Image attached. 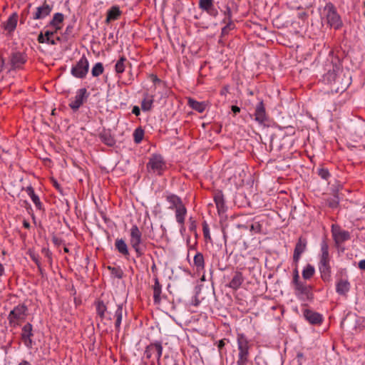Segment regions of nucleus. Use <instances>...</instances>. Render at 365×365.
Listing matches in <instances>:
<instances>
[{"label":"nucleus","mask_w":365,"mask_h":365,"mask_svg":"<svg viewBox=\"0 0 365 365\" xmlns=\"http://www.w3.org/2000/svg\"><path fill=\"white\" fill-rule=\"evenodd\" d=\"M304 317L305 319H322V316L319 314L308 309L304 310Z\"/></svg>","instance_id":"obj_38"},{"label":"nucleus","mask_w":365,"mask_h":365,"mask_svg":"<svg viewBox=\"0 0 365 365\" xmlns=\"http://www.w3.org/2000/svg\"><path fill=\"white\" fill-rule=\"evenodd\" d=\"M154 354V351L152 349H149V345L146 347L145 354L148 359H150L152 355Z\"/></svg>","instance_id":"obj_58"},{"label":"nucleus","mask_w":365,"mask_h":365,"mask_svg":"<svg viewBox=\"0 0 365 365\" xmlns=\"http://www.w3.org/2000/svg\"><path fill=\"white\" fill-rule=\"evenodd\" d=\"M315 269L312 264H307L302 270V277L305 280L310 279L314 274Z\"/></svg>","instance_id":"obj_34"},{"label":"nucleus","mask_w":365,"mask_h":365,"mask_svg":"<svg viewBox=\"0 0 365 365\" xmlns=\"http://www.w3.org/2000/svg\"><path fill=\"white\" fill-rule=\"evenodd\" d=\"M187 104L190 108L199 113H203L206 108L204 102H198L191 98L188 99Z\"/></svg>","instance_id":"obj_31"},{"label":"nucleus","mask_w":365,"mask_h":365,"mask_svg":"<svg viewBox=\"0 0 365 365\" xmlns=\"http://www.w3.org/2000/svg\"><path fill=\"white\" fill-rule=\"evenodd\" d=\"M325 70L323 78L331 85L332 92L343 93L351 84V77L343 71L339 58L331 56L325 64Z\"/></svg>","instance_id":"obj_1"},{"label":"nucleus","mask_w":365,"mask_h":365,"mask_svg":"<svg viewBox=\"0 0 365 365\" xmlns=\"http://www.w3.org/2000/svg\"><path fill=\"white\" fill-rule=\"evenodd\" d=\"M25 190L34 203L36 209L44 212L45 209L43 203L41 202L38 196L35 193L34 187L31 185H29L25 189Z\"/></svg>","instance_id":"obj_17"},{"label":"nucleus","mask_w":365,"mask_h":365,"mask_svg":"<svg viewBox=\"0 0 365 365\" xmlns=\"http://www.w3.org/2000/svg\"><path fill=\"white\" fill-rule=\"evenodd\" d=\"M109 269H111L112 274L115 275V277H117L118 279H121L123 277V272L119 267H118V268H116V267L110 268L109 267Z\"/></svg>","instance_id":"obj_44"},{"label":"nucleus","mask_w":365,"mask_h":365,"mask_svg":"<svg viewBox=\"0 0 365 365\" xmlns=\"http://www.w3.org/2000/svg\"><path fill=\"white\" fill-rule=\"evenodd\" d=\"M332 234L336 244L342 243L350 239V234L348 231L341 230L339 228L332 227Z\"/></svg>","instance_id":"obj_16"},{"label":"nucleus","mask_w":365,"mask_h":365,"mask_svg":"<svg viewBox=\"0 0 365 365\" xmlns=\"http://www.w3.org/2000/svg\"><path fill=\"white\" fill-rule=\"evenodd\" d=\"M199 8L212 17H216L218 15L213 0H199Z\"/></svg>","instance_id":"obj_12"},{"label":"nucleus","mask_w":365,"mask_h":365,"mask_svg":"<svg viewBox=\"0 0 365 365\" xmlns=\"http://www.w3.org/2000/svg\"><path fill=\"white\" fill-rule=\"evenodd\" d=\"M26 61V56L21 52H14L11 54L10 62L13 68H19Z\"/></svg>","instance_id":"obj_15"},{"label":"nucleus","mask_w":365,"mask_h":365,"mask_svg":"<svg viewBox=\"0 0 365 365\" xmlns=\"http://www.w3.org/2000/svg\"><path fill=\"white\" fill-rule=\"evenodd\" d=\"M225 18L223 19H226L227 21H232V11L231 9L228 6H225V10L224 11Z\"/></svg>","instance_id":"obj_48"},{"label":"nucleus","mask_w":365,"mask_h":365,"mask_svg":"<svg viewBox=\"0 0 365 365\" xmlns=\"http://www.w3.org/2000/svg\"><path fill=\"white\" fill-rule=\"evenodd\" d=\"M94 306L97 315L102 319H122L123 317V306L117 304L114 297L111 295L102 294L95 301Z\"/></svg>","instance_id":"obj_2"},{"label":"nucleus","mask_w":365,"mask_h":365,"mask_svg":"<svg viewBox=\"0 0 365 365\" xmlns=\"http://www.w3.org/2000/svg\"><path fill=\"white\" fill-rule=\"evenodd\" d=\"M128 65L130 66V63L128 59L124 56H120L115 65V73L117 74L123 73Z\"/></svg>","instance_id":"obj_28"},{"label":"nucleus","mask_w":365,"mask_h":365,"mask_svg":"<svg viewBox=\"0 0 365 365\" xmlns=\"http://www.w3.org/2000/svg\"><path fill=\"white\" fill-rule=\"evenodd\" d=\"M297 267H298V264H297V265L295 264V269L293 271L292 283L293 282H297L298 280H299V272H298Z\"/></svg>","instance_id":"obj_51"},{"label":"nucleus","mask_w":365,"mask_h":365,"mask_svg":"<svg viewBox=\"0 0 365 365\" xmlns=\"http://www.w3.org/2000/svg\"><path fill=\"white\" fill-rule=\"evenodd\" d=\"M309 324L311 325V328L312 329V330L314 331H317V332H323V331H325L328 327H329V324L327 323L324 326V328L323 329H317L316 327H318V326H320L322 325V322L324 321H308Z\"/></svg>","instance_id":"obj_37"},{"label":"nucleus","mask_w":365,"mask_h":365,"mask_svg":"<svg viewBox=\"0 0 365 365\" xmlns=\"http://www.w3.org/2000/svg\"><path fill=\"white\" fill-rule=\"evenodd\" d=\"M231 110L234 113L235 115H237L240 112V108L237 106H232Z\"/></svg>","instance_id":"obj_60"},{"label":"nucleus","mask_w":365,"mask_h":365,"mask_svg":"<svg viewBox=\"0 0 365 365\" xmlns=\"http://www.w3.org/2000/svg\"><path fill=\"white\" fill-rule=\"evenodd\" d=\"M250 231H254L257 233L262 232V225L259 222H255L250 226Z\"/></svg>","instance_id":"obj_47"},{"label":"nucleus","mask_w":365,"mask_h":365,"mask_svg":"<svg viewBox=\"0 0 365 365\" xmlns=\"http://www.w3.org/2000/svg\"><path fill=\"white\" fill-rule=\"evenodd\" d=\"M154 281L155 282L154 284L153 285V301L155 304H158L161 301L160 294L162 292V286L160 284V282L157 277H155Z\"/></svg>","instance_id":"obj_22"},{"label":"nucleus","mask_w":365,"mask_h":365,"mask_svg":"<svg viewBox=\"0 0 365 365\" xmlns=\"http://www.w3.org/2000/svg\"><path fill=\"white\" fill-rule=\"evenodd\" d=\"M214 201L216 205L218 213L220 215L225 213L227 207L225 206L224 195L222 191L218 190L215 192Z\"/></svg>","instance_id":"obj_14"},{"label":"nucleus","mask_w":365,"mask_h":365,"mask_svg":"<svg viewBox=\"0 0 365 365\" xmlns=\"http://www.w3.org/2000/svg\"><path fill=\"white\" fill-rule=\"evenodd\" d=\"M21 336L25 344L28 346H31V336H32V325L30 323H27L24 326L22 329Z\"/></svg>","instance_id":"obj_21"},{"label":"nucleus","mask_w":365,"mask_h":365,"mask_svg":"<svg viewBox=\"0 0 365 365\" xmlns=\"http://www.w3.org/2000/svg\"><path fill=\"white\" fill-rule=\"evenodd\" d=\"M359 268L365 270V259H362L359 262Z\"/></svg>","instance_id":"obj_62"},{"label":"nucleus","mask_w":365,"mask_h":365,"mask_svg":"<svg viewBox=\"0 0 365 365\" xmlns=\"http://www.w3.org/2000/svg\"><path fill=\"white\" fill-rule=\"evenodd\" d=\"M194 265L197 272L202 271L205 269V259L201 252H197L194 257Z\"/></svg>","instance_id":"obj_32"},{"label":"nucleus","mask_w":365,"mask_h":365,"mask_svg":"<svg viewBox=\"0 0 365 365\" xmlns=\"http://www.w3.org/2000/svg\"><path fill=\"white\" fill-rule=\"evenodd\" d=\"M63 20L64 15L63 14L56 13L47 26L52 27L56 29V31H58L62 28Z\"/></svg>","instance_id":"obj_20"},{"label":"nucleus","mask_w":365,"mask_h":365,"mask_svg":"<svg viewBox=\"0 0 365 365\" xmlns=\"http://www.w3.org/2000/svg\"><path fill=\"white\" fill-rule=\"evenodd\" d=\"M167 201L170 204L169 209L170 210H175L178 208V207L183 205V202L181 200V198L174 194H170L166 196Z\"/></svg>","instance_id":"obj_25"},{"label":"nucleus","mask_w":365,"mask_h":365,"mask_svg":"<svg viewBox=\"0 0 365 365\" xmlns=\"http://www.w3.org/2000/svg\"><path fill=\"white\" fill-rule=\"evenodd\" d=\"M322 255L320 259H330L329 254V246L326 240H323L321 244Z\"/></svg>","instance_id":"obj_40"},{"label":"nucleus","mask_w":365,"mask_h":365,"mask_svg":"<svg viewBox=\"0 0 365 365\" xmlns=\"http://www.w3.org/2000/svg\"><path fill=\"white\" fill-rule=\"evenodd\" d=\"M243 282L244 277L242 274L240 272H235L228 286L232 289L237 290L240 288Z\"/></svg>","instance_id":"obj_23"},{"label":"nucleus","mask_w":365,"mask_h":365,"mask_svg":"<svg viewBox=\"0 0 365 365\" xmlns=\"http://www.w3.org/2000/svg\"><path fill=\"white\" fill-rule=\"evenodd\" d=\"M144 136V130L141 128H138L134 130L133 138L135 143H140Z\"/></svg>","instance_id":"obj_42"},{"label":"nucleus","mask_w":365,"mask_h":365,"mask_svg":"<svg viewBox=\"0 0 365 365\" xmlns=\"http://www.w3.org/2000/svg\"><path fill=\"white\" fill-rule=\"evenodd\" d=\"M28 309L24 305H18L9 314L11 317L9 319H24V317L26 316V312Z\"/></svg>","instance_id":"obj_18"},{"label":"nucleus","mask_w":365,"mask_h":365,"mask_svg":"<svg viewBox=\"0 0 365 365\" xmlns=\"http://www.w3.org/2000/svg\"><path fill=\"white\" fill-rule=\"evenodd\" d=\"M189 221H190V227H189L190 230L191 232L195 231V230H196V222H195V221L193 220V218L192 217H190Z\"/></svg>","instance_id":"obj_52"},{"label":"nucleus","mask_w":365,"mask_h":365,"mask_svg":"<svg viewBox=\"0 0 365 365\" xmlns=\"http://www.w3.org/2000/svg\"><path fill=\"white\" fill-rule=\"evenodd\" d=\"M202 232H203L204 237L206 240H211V237H210V229H209V227H208L207 224L206 223V222H204V223L202 224Z\"/></svg>","instance_id":"obj_45"},{"label":"nucleus","mask_w":365,"mask_h":365,"mask_svg":"<svg viewBox=\"0 0 365 365\" xmlns=\"http://www.w3.org/2000/svg\"><path fill=\"white\" fill-rule=\"evenodd\" d=\"M166 168V164L163 158L159 154H153L149 159L147 163V169L148 171L157 173L158 175H162Z\"/></svg>","instance_id":"obj_6"},{"label":"nucleus","mask_w":365,"mask_h":365,"mask_svg":"<svg viewBox=\"0 0 365 365\" xmlns=\"http://www.w3.org/2000/svg\"><path fill=\"white\" fill-rule=\"evenodd\" d=\"M122 14V11L118 6H112L108 11L106 19V23L109 24L113 21L118 20Z\"/></svg>","instance_id":"obj_19"},{"label":"nucleus","mask_w":365,"mask_h":365,"mask_svg":"<svg viewBox=\"0 0 365 365\" xmlns=\"http://www.w3.org/2000/svg\"><path fill=\"white\" fill-rule=\"evenodd\" d=\"M130 245L135 250L137 257H142L145 251L146 246L143 243L142 232L136 225H133L130 230Z\"/></svg>","instance_id":"obj_4"},{"label":"nucleus","mask_w":365,"mask_h":365,"mask_svg":"<svg viewBox=\"0 0 365 365\" xmlns=\"http://www.w3.org/2000/svg\"><path fill=\"white\" fill-rule=\"evenodd\" d=\"M339 200L338 196L334 195L333 197L327 200V204L331 208H336L339 205Z\"/></svg>","instance_id":"obj_43"},{"label":"nucleus","mask_w":365,"mask_h":365,"mask_svg":"<svg viewBox=\"0 0 365 365\" xmlns=\"http://www.w3.org/2000/svg\"><path fill=\"white\" fill-rule=\"evenodd\" d=\"M323 19L331 28L338 30L343 26L341 18L338 14L336 6L331 2L326 4L323 9Z\"/></svg>","instance_id":"obj_3"},{"label":"nucleus","mask_w":365,"mask_h":365,"mask_svg":"<svg viewBox=\"0 0 365 365\" xmlns=\"http://www.w3.org/2000/svg\"><path fill=\"white\" fill-rule=\"evenodd\" d=\"M175 212L177 222L182 227L185 224V216L187 215V208L185 205L183 204L175 209Z\"/></svg>","instance_id":"obj_24"},{"label":"nucleus","mask_w":365,"mask_h":365,"mask_svg":"<svg viewBox=\"0 0 365 365\" xmlns=\"http://www.w3.org/2000/svg\"><path fill=\"white\" fill-rule=\"evenodd\" d=\"M115 247L118 252L124 257H127L129 256L130 253L128 251V245L123 239H116L115 242Z\"/></svg>","instance_id":"obj_27"},{"label":"nucleus","mask_w":365,"mask_h":365,"mask_svg":"<svg viewBox=\"0 0 365 365\" xmlns=\"http://www.w3.org/2000/svg\"><path fill=\"white\" fill-rule=\"evenodd\" d=\"M29 256L31 257V259L36 263V264L37 265L38 268H40V261L38 259V255L34 253V252H30L29 254Z\"/></svg>","instance_id":"obj_50"},{"label":"nucleus","mask_w":365,"mask_h":365,"mask_svg":"<svg viewBox=\"0 0 365 365\" xmlns=\"http://www.w3.org/2000/svg\"><path fill=\"white\" fill-rule=\"evenodd\" d=\"M237 347L239 350L237 365H246L249 359L250 345L247 339L242 334L237 335Z\"/></svg>","instance_id":"obj_5"},{"label":"nucleus","mask_w":365,"mask_h":365,"mask_svg":"<svg viewBox=\"0 0 365 365\" xmlns=\"http://www.w3.org/2000/svg\"><path fill=\"white\" fill-rule=\"evenodd\" d=\"M132 113L135 115L136 116L140 115V110L138 106H134L132 110Z\"/></svg>","instance_id":"obj_59"},{"label":"nucleus","mask_w":365,"mask_h":365,"mask_svg":"<svg viewBox=\"0 0 365 365\" xmlns=\"http://www.w3.org/2000/svg\"><path fill=\"white\" fill-rule=\"evenodd\" d=\"M154 101L153 96L149 95L148 93L144 94V98L141 102V108L143 111H149L151 110Z\"/></svg>","instance_id":"obj_30"},{"label":"nucleus","mask_w":365,"mask_h":365,"mask_svg":"<svg viewBox=\"0 0 365 365\" xmlns=\"http://www.w3.org/2000/svg\"><path fill=\"white\" fill-rule=\"evenodd\" d=\"M292 284L294 287L297 294L302 295L307 299L312 298V286L308 285L307 283L302 282L300 280H298L297 282H293Z\"/></svg>","instance_id":"obj_9"},{"label":"nucleus","mask_w":365,"mask_h":365,"mask_svg":"<svg viewBox=\"0 0 365 365\" xmlns=\"http://www.w3.org/2000/svg\"><path fill=\"white\" fill-rule=\"evenodd\" d=\"M318 174L324 180H327L330 176L329 170L324 168L319 169Z\"/></svg>","instance_id":"obj_46"},{"label":"nucleus","mask_w":365,"mask_h":365,"mask_svg":"<svg viewBox=\"0 0 365 365\" xmlns=\"http://www.w3.org/2000/svg\"><path fill=\"white\" fill-rule=\"evenodd\" d=\"M46 43L51 44V45H56V41L55 39H53L51 38H46Z\"/></svg>","instance_id":"obj_64"},{"label":"nucleus","mask_w":365,"mask_h":365,"mask_svg":"<svg viewBox=\"0 0 365 365\" xmlns=\"http://www.w3.org/2000/svg\"><path fill=\"white\" fill-rule=\"evenodd\" d=\"M307 241L305 238L300 237L296 243L294 254H293V262L294 264H298L301 255L305 252L307 249Z\"/></svg>","instance_id":"obj_10"},{"label":"nucleus","mask_w":365,"mask_h":365,"mask_svg":"<svg viewBox=\"0 0 365 365\" xmlns=\"http://www.w3.org/2000/svg\"><path fill=\"white\" fill-rule=\"evenodd\" d=\"M89 63L87 58L83 55L77 63L72 67L71 74L78 78H83L88 73Z\"/></svg>","instance_id":"obj_7"},{"label":"nucleus","mask_w":365,"mask_h":365,"mask_svg":"<svg viewBox=\"0 0 365 365\" xmlns=\"http://www.w3.org/2000/svg\"><path fill=\"white\" fill-rule=\"evenodd\" d=\"M38 41L40 43H46V37L45 36V34H43V32H41L38 36Z\"/></svg>","instance_id":"obj_54"},{"label":"nucleus","mask_w":365,"mask_h":365,"mask_svg":"<svg viewBox=\"0 0 365 365\" xmlns=\"http://www.w3.org/2000/svg\"><path fill=\"white\" fill-rule=\"evenodd\" d=\"M58 31H56V29H53V30H46L44 34L46 38H51L53 35L57 33Z\"/></svg>","instance_id":"obj_53"},{"label":"nucleus","mask_w":365,"mask_h":365,"mask_svg":"<svg viewBox=\"0 0 365 365\" xmlns=\"http://www.w3.org/2000/svg\"><path fill=\"white\" fill-rule=\"evenodd\" d=\"M104 71V67L102 63H96L92 68L91 73L93 77H98Z\"/></svg>","instance_id":"obj_39"},{"label":"nucleus","mask_w":365,"mask_h":365,"mask_svg":"<svg viewBox=\"0 0 365 365\" xmlns=\"http://www.w3.org/2000/svg\"><path fill=\"white\" fill-rule=\"evenodd\" d=\"M151 79H152V81L154 83H160L161 81L160 78H158L157 76L155 75H152L151 76Z\"/></svg>","instance_id":"obj_63"},{"label":"nucleus","mask_w":365,"mask_h":365,"mask_svg":"<svg viewBox=\"0 0 365 365\" xmlns=\"http://www.w3.org/2000/svg\"><path fill=\"white\" fill-rule=\"evenodd\" d=\"M350 289V283L345 279H340L336 284V291L340 295H346Z\"/></svg>","instance_id":"obj_29"},{"label":"nucleus","mask_w":365,"mask_h":365,"mask_svg":"<svg viewBox=\"0 0 365 365\" xmlns=\"http://www.w3.org/2000/svg\"><path fill=\"white\" fill-rule=\"evenodd\" d=\"M73 29V26L72 25H68L65 30L64 34L66 36H70L72 34Z\"/></svg>","instance_id":"obj_57"},{"label":"nucleus","mask_w":365,"mask_h":365,"mask_svg":"<svg viewBox=\"0 0 365 365\" xmlns=\"http://www.w3.org/2000/svg\"><path fill=\"white\" fill-rule=\"evenodd\" d=\"M18 21V14L16 13L12 14L7 21L4 23V29L9 32L14 31L16 27Z\"/></svg>","instance_id":"obj_26"},{"label":"nucleus","mask_w":365,"mask_h":365,"mask_svg":"<svg viewBox=\"0 0 365 365\" xmlns=\"http://www.w3.org/2000/svg\"><path fill=\"white\" fill-rule=\"evenodd\" d=\"M222 22L225 24L221 31V37H224L227 36L230 31L235 29V25L233 21H227L226 19H223Z\"/></svg>","instance_id":"obj_33"},{"label":"nucleus","mask_w":365,"mask_h":365,"mask_svg":"<svg viewBox=\"0 0 365 365\" xmlns=\"http://www.w3.org/2000/svg\"><path fill=\"white\" fill-rule=\"evenodd\" d=\"M225 339H221L218 341L217 347L219 349V351H220L225 346Z\"/></svg>","instance_id":"obj_61"},{"label":"nucleus","mask_w":365,"mask_h":365,"mask_svg":"<svg viewBox=\"0 0 365 365\" xmlns=\"http://www.w3.org/2000/svg\"><path fill=\"white\" fill-rule=\"evenodd\" d=\"M88 94H87L86 88H81L75 96V99L71 101L69 103L70 108L73 110L76 111L83 105V102L87 99Z\"/></svg>","instance_id":"obj_8"},{"label":"nucleus","mask_w":365,"mask_h":365,"mask_svg":"<svg viewBox=\"0 0 365 365\" xmlns=\"http://www.w3.org/2000/svg\"><path fill=\"white\" fill-rule=\"evenodd\" d=\"M100 138L103 143L108 146H113L115 143L114 138L108 133H101Z\"/></svg>","instance_id":"obj_36"},{"label":"nucleus","mask_w":365,"mask_h":365,"mask_svg":"<svg viewBox=\"0 0 365 365\" xmlns=\"http://www.w3.org/2000/svg\"><path fill=\"white\" fill-rule=\"evenodd\" d=\"M52 242L54 245L59 246L62 243V240L56 236H53Z\"/></svg>","instance_id":"obj_56"},{"label":"nucleus","mask_w":365,"mask_h":365,"mask_svg":"<svg viewBox=\"0 0 365 365\" xmlns=\"http://www.w3.org/2000/svg\"><path fill=\"white\" fill-rule=\"evenodd\" d=\"M41 252L43 254H44V256L48 258V261L50 264L52 262V253L50 252V250L47 248H43L41 250Z\"/></svg>","instance_id":"obj_49"},{"label":"nucleus","mask_w":365,"mask_h":365,"mask_svg":"<svg viewBox=\"0 0 365 365\" xmlns=\"http://www.w3.org/2000/svg\"><path fill=\"white\" fill-rule=\"evenodd\" d=\"M330 259H320L319 267H330Z\"/></svg>","instance_id":"obj_55"},{"label":"nucleus","mask_w":365,"mask_h":365,"mask_svg":"<svg viewBox=\"0 0 365 365\" xmlns=\"http://www.w3.org/2000/svg\"><path fill=\"white\" fill-rule=\"evenodd\" d=\"M254 115L255 120L260 124L264 123L267 120L265 107L262 101L256 106Z\"/></svg>","instance_id":"obj_13"},{"label":"nucleus","mask_w":365,"mask_h":365,"mask_svg":"<svg viewBox=\"0 0 365 365\" xmlns=\"http://www.w3.org/2000/svg\"><path fill=\"white\" fill-rule=\"evenodd\" d=\"M322 279L324 281H329L331 276V267H319Z\"/></svg>","instance_id":"obj_41"},{"label":"nucleus","mask_w":365,"mask_h":365,"mask_svg":"<svg viewBox=\"0 0 365 365\" xmlns=\"http://www.w3.org/2000/svg\"><path fill=\"white\" fill-rule=\"evenodd\" d=\"M53 9V6L47 3L45 0L42 6L36 8V11L34 14L33 19L35 20L42 19L48 16Z\"/></svg>","instance_id":"obj_11"},{"label":"nucleus","mask_w":365,"mask_h":365,"mask_svg":"<svg viewBox=\"0 0 365 365\" xmlns=\"http://www.w3.org/2000/svg\"><path fill=\"white\" fill-rule=\"evenodd\" d=\"M149 349L154 351V354H155V356L158 360L160 359L163 352V346L160 342L150 344L149 345Z\"/></svg>","instance_id":"obj_35"}]
</instances>
